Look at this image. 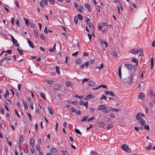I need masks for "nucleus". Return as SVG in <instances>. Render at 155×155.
I'll use <instances>...</instances> for the list:
<instances>
[{
	"label": "nucleus",
	"instance_id": "obj_1",
	"mask_svg": "<svg viewBox=\"0 0 155 155\" xmlns=\"http://www.w3.org/2000/svg\"><path fill=\"white\" fill-rule=\"evenodd\" d=\"M137 69L135 67L133 69H132V71H130V74L129 76V84L130 85L133 84V82H134L132 81L133 78L135 77V78L136 81L137 79V76L135 74V72Z\"/></svg>",
	"mask_w": 155,
	"mask_h": 155
},
{
	"label": "nucleus",
	"instance_id": "obj_2",
	"mask_svg": "<svg viewBox=\"0 0 155 155\" xmlns=\"http://www.w3.org/2000/svg\"><path fill=\"white\" fill-rule=\"evenodd\" d=\"M136 119L138 120L139 123H140L142 126L144 125V123L145 122V120L142 118L140 116V115L139 113H138L136 117Z\"/></svg>",
	"mask_w": 155,
	"mask_h": 155
},
{
	"label": "nucleus",
	"instance_id": "obj_3",
	"mask_svg": "<svg viewBox=\"0 0 155 155\" xmlns=\"http://www.w3.org/2000/svg\"><path fill=\"white\" fill-rule=\"evenodd\" d=\"M121 148L124 150V151L128 153H130L131 152V150L130 149L128 146L126 144L122 145L121 146Z\"/></svg>",
	"mask_w": 155,
	"mask_h": 155
},
{
	"label": "nucleus",
	"instance_id": "obj_4",
	"mask_svg": "<svg viewBox=\"0 0 155 155\" xmlns=\"http://www.w3.org/2000/svg\"><path fill=\"white\" fill-rule=\"evenodd\" d=\"M129 52L133 54H137L139 53V50L137 49L134 48L130 50Z\"/></svg>",
	"mask_w": 155,
	"mask_h": 155
},
{
	"label": "nucleus",
	"instance_id": "obj_5",
	"mask_svg": "<svg viewBox=\"0 0 155 155\" xmlns=\"http://www.w3.org/2000/svg\"><path fill=\"white\" fill-rule=\"evenodd\" d=\"M105 104H101L100 105L98 106V108L97 109V110H102L103 112V110H104V108H105Z\"/></svg>",
	"mask_w": 155,
	"mask_h": 155
},
{
	"label": "nucleus",
	"instance_id": "obj_6",
	"mask_svg": "<svg viewBox=\"0 0 155 155\" xmlns=\"http://www.w3.org/2000/svg\"><path fill=\"white\" fill-rule=\"evenodd\" d=\"M51 153L52 155H56V150L55 148L53 147L50 150Z\"/></svg>",
	"mask_w": 155,
	"mask_h": 155
},
{
	"label": "nucleus",
	"instance_id": "obj_7",
	"mask_svg": "<svg viewBox=\"0 0 155 155\" xmlns=\"http://www.w3.org/2000/svg\"><path fill=\"white\" fill-rule=\"evenodd\" d=\"M96 84L95 82L92 81H89L87 83V85L90 87H95L96 86Z\"/></svg>",
	"mask_w": 155,
	"mask_h": 155
},
{
	"label": "nucleus",
	"instance_id": "obj_8",
	"mask_svg": "<svg viewBox=\"0 0 155 155\" xmlns=\"http://www.w3.org/2000/svg\"><path fill=\"white\" fill-rule=\"evenodd\" d=\"M145 96V94L144 93H140L138 95V97L139 99L143 100Z\"/></svg>",
	"mask_w": 155,
	"mask_h": 155
},
{
	"label": "nucleus",
	"instance_id": "obj_9",
	"mask_svg": "<svg viewBox=\"0 0 155 155\" xmlns=\"http://www.w3.org/2000/svg\"><path fill=\"white\" fill-rule=\"evenodd\" d=\"M110 109L111 107H106L105 106V108H104V110H103V112L106 113H108L110 111Z\"/></svg>",
	"mask_w": 155,
	"mask_h": 155
},
{
	"label": "nucleus",
	"instance_id": "obj_10",
	"mask_svg": "<svg viewBox=\"0 0 155 155\" xmlns=\"http://www.w3.org/2000/svg\"><path fill=\"white\" fill-rule=\"evenodd\" d=\"M84 6L85 7L88 9L89 12H91L92 11V8L88 4L85 3Z\"/></svg>",
	"mask_w": 155,
	"mask_h": 155
},
{
	"label": "nucleus",
	"instance_id": "obj_11",
	"mask_svg": "<svg viewBox=\"0 0 155 155\" xmlns=\"http://www.w3.org/2000/svg\"><path fill=\"white\" fill-rule=\"evenodd\" d=\"M27 41L29 45V46L31 48H35V45L29 39H27Z\"/></svg>",
	"mask_w": 155,
	"mask_h": 155
},
{
	"label": "nucleus",
	"instance_id": "obj_12",
	"mask_svg": "<svg viewBox=\"0 0 155 155\" xmlns=\"http://www.w3.org/2000/svg\"><path fill=\"white\" fill-rule=\"evenodd\" d=\"M61 85H60L55 84L53 86V89L55 91H58L61 88Z\"/></svg>",
	"mask_w": 155,
	"mask_h": 155
},
{
	"label": "nucleus",
	"instance_id": "obj_13",
	"mask_svg": "<svg viewBox=\"0 0 155 155\" xmlns=\"http://www.w3.org/2000/svg\"><path fill=\"white\" fill-rule=\"evenodd\" d=\"M125 66H126L127 68H128L129 70L130 69L131 70L132 69H133L135 67L133 65H132L130 64H125Z\"/></svg>",
	"mask_w": 155,
	"mask_h": 155
},
{
	"label": "nucleus",
	"instance_id": "obj_14",
	"mask_svg": "<svg viewBox=\"0 0 155 155\" xmlns=\"http://www.w3.org/2000/svg\"><path fill=\"white\" fill-rule=\"evenodd\" d=\"M105 92L106 95L109 94L112 97L115 96V95L112 91H105Z\"/></svg>",
	"mask_w": 155,
	"mask_h": 155
},
{
	"label": "nucleus",
	"instance_id": "obj_15",
	"mask_svg": "<svg viewBox=\"0 0 155 155\" xmlns=\"http://www.w3.org/2000/svg\"><path fill=\"white\" fill-rule=\"evenodd\" d=\"M19 144H21L23 142V138L22 135H21L19 137Z\"/></svg>",
	"mask_w": 155,
	"mask_h": 155
},
{
	"label": "nucleus",
	"instance_id": "obj_16",
	"mask_svg": "<svg viewBox=\"0 0 155 155\" xmlns=\"http://www.w3.org/2000/svg\"><path fill=\"white\" fill-rule=\"evenodd\" d=\"M131 61L133 62L136 63V66L138 65V62L137 59L136 58H133Z\"/></svg>",
	"mask_w": 155,
	"mask_h": 155
},
{
	"label": "nucleus",
	"instance_id": "obj_17",
	"mask_svg": "<svg viewBox=\"0 0 155 155\" xmlns=\"http://www.w3.org/2000/svg\"><path fill=\"white\" fill-rule=\"evenodd\" d=\"M121 65H120L119 66V69H118V74H119V77L120 78H121V75H122L121 72Z\"/></svg>",
	"mask_w": 155,
	"mask_h": 155
},
{
	"label": "nucleus",
	"instance_id": "obj_18",
	"mask_svg": "<svg viewBox=\"0 0 155 155\" xmlns=\"http://www.w3.org/2000/svg\"><path fill=\"white\" fill-rule=\"evenodd\" d=\"M105 124L104 122H101L98 124V126L99 127H104Z\"/></svg>",
	"mask_w": 155,
	"mask_h": 155
},
{
	"label": "nucleus",
	"instance_id": "obj_19",
	"mask_svg": "<svg viewBox=\"0 0 155 155\" xmlns=\"http://www.w3.org/2000/svg\"><path fill=\"white\" fill-rule=\"evenodd\" d=\"M23 102L24 105L25 107V109L28 110V107L27 105V104L26 101L24 100H23Z\"/></svg>",
	"mask_w": 155,
	"mask_h": 155
},
{
	"label": "nucleus",
	"instance_id": "obj_20",
	"mask_svg": "<svg viewBox=\"0 0 155 155\" xmlns=\"http://www.w3.org/2000/svg\"><path fill=\"white\" fill-rule=\"evenodd\" d=\"M104 120L106 122H110V119L107 117H104Z\"/></svg>",
	"mask_w": 155,
	"mask_h": 155
},
{
	"label": "nucleus",
	"instance_id": "obj_21",
	"mask_svg": "<svg viewBox=\"0 0 155 155\" xmlns=\"http://www.w3.org/2000/svg\"><path fill=\"white\" fill-rule=\"evenodd\" d=\"M13 44L15 45V46H17L18 47H19V45L18 43H17V41L16 40H15L14 41H12Z\"/></svg>",
	"mask_w": 155,
	"mask_h": 155
},
{
	"label": "nucleus",
	"instance_id": "obj_22",
	"mask_svg": "<svg viewBox=\"0 0 155 155\" xmlns=\"http://www.w3.org/2000/svg\"><path fill=\"white\" fill-rule=\"evenodd\" d=\"M41 97L44 99L45 100L46 99V98L45 95V94L43 92H41L40 94Z\"/></svg>",
	"mask_w": 155,
	"mask_h": 155
},
{
	"label": "nucleus",
	"instance_id": "obj_23",
	"mask_svg": "<svg viewBox=\"0 0 155 155\" xmlns=\"http://www.w3.org/2000/svg\"><path fill=\"white\" fill-rule=\"evenodd\" d=\"M34 138H31L30 140V144L32 146L34 145Z\"/></svg>",
	"mask_w": 155,
	"mask_h": 155
},
{
	"label": "nucleus",
	"instance_id": "obj_24",
	"mask_svg": "<svg viewBox=\"0 0 155 155\" xmlns=\"http://www.w3.org/2000/svg\"><path fill=\"white\" fill-rule=\"evenodd\" d=\"M89 27L91 30H93L94 29V25L92 23L90 24Z\"/></svg>",
	"mask_w": 155,
	"mask_h": 155
},
{
	"label": "nucleus",
	"instance_id": "obj_25",
	"mask_svg": "<svg viewBox=\"0 0 155 155\" xmlns=\"http://www.w3.org/2000/svg\"><path fill=\"white\" fill-rule=\"evenodd\" d=\"M24 19L25 21V23L28 26H29V21L28 19L25 17H24Z\"/></svg>",
	"mask_w": 155,
	"mask_h": 155
},
{
	"label": "nucleus",
	"instance_id": "obj_26",
	"mask_svg": "<svg viewBox=\"0 0 155 155\" xmlns=\"http://www.w3.org/2000/svg\"><path fill=\"white\" fill-rule=\"evenodd\" d=\"M91 98L94 99L95 98V97L94 95L90 94L88 95L87 96V99H89Z\"/></svg>",
	"mask_w": 155,
	"mask_h": 155
},
{
	"label": "nucleus",
	"instance_id": "obj_27",
	"mask_svg": "<svg viewBox=\"0 0 155 155\" xmlns=\"http://www.w3.org/2000/svg\"><path fill=\"white\" fill-rule=\"evenodd\" d=\"M34 34L36 37L37 38L38 37V30L37 29H35L34 30Z\"/></svg>",
	"mask_w": 155,
	"mask_h": 155
},
{
	"label": "nucleus",
	"instance_id": "obj_28",
	"mask_svg": "<svg viewBox=\"0 0 155 155\" xmlns=\"http://www.w3.org/2000/svg\"><path fill=\"white\" fill-rule=\"evenodd\" d=\"M46 82L49 84H53L54 81L52 80L49 81L48 80H46Z\"/></svg>",
	"mask_w": 155,
	"mask_h": 155
},
{
	"label": "nucleus",
	"instance_id": "obj_29",
	"mask_svg": "<svg viewBox=\"0 0 155 155\" xmlns=\"http://www.w3.org/2000/svg\"><path fill=\"white\" fill-rule=\"evenodd\" d=\"M121 110L120 109H114L111 107L110 110H111L113 111L118 112L120 110Z\"/></svg>",
	"mask_w": 155,
	"mask_h": 155
},
{
	"label": "nucleus",
	"instance_id": "obj_30",
	"mask_svg": "<svg viewBox=\"0 0 155 155\" xmlns=\"http://www.w3.org/2000/svg\"><path fill=\"white\" fill-rule=\"evenodd\" d=\"M88 117V116H87L86 117H84L81 120V121L82 122L85 121L87 120Z\"/></svg>",
	"mask_w": 155,
	"mask_h": 155
},
{
	"label": "nucleus",
	"instance_id": "obj_31",
	"mask_svg": "<svg viewBox=\"0 0 155 155\" xmlns=\"http://www.w3.org/2000/svg\"><path fill=\"white\" fill-rule=\"evenodd\" d=\"M31 28H34L35 27V24L32 22H30L29 24Z\"/></svg>",
	"mask_w": 155,
	"mask_h": 155
},
{
	"label": "nucleus",
	"instance_id": "obj_32",
	"mask_svg": "<svg viewBox=\"0 0 155 155\" xmlns=\"http://www.w3.org/2000/svg\"><path fill=\"white\" fill-rule=\"evenodd\" d=\"M83 8V6L81 5H80L79 6V8L78 9V10L81 12H82V9Z\"/></svg>",
	"mask_w": 155,
	"mask_h": 155
},
{
	"label": "nucleus",
	"instance_id": "obj_33",
	"mask_svg": "<svg viewBox=\"0 0 155 155\" xmlns=\"http://www.w3.org/2000/svg\"><path fill=\"white\" fill-rule=\"evenodd\" d=\"M81 61H82L79 58L75 62V63L77 64H81Z\"/></svg>",
	"mask_w": 155,
	"mask_h": 155
},
{
	"label": "nucleus",
	"instance_id": "obj_34",
	"mask_svg": "<svg viewBox=\"0 0 155 155\" xmlns=\"http://www.w3.org/2000/svg\"><path fill=\"white\" fill-rule=\"evenodd\" d=\"M9 93L8 91L6 90V93L4 94V96L5 98H6L7 96H9Z\"/></svg>",
	"mask_w": 155,
	"mask_h": 155
},
{
	"label": "nucleus",
	"instance_id": "obj_35",
	"mask_svg": "<svg viewBox=\"0 0 155 155\" xmlns=\"http://www.w3.org/2000/svg\"><path fill=\"white\" fill-rule=\"evenodd\" d=\"M113 124H108L107 127V128L108 129L111 128L113 127Z\"/></svg>",
	"mask_w": 155,
	"mask_h": 155
},
{
	"label": "nucleus",
	"instance_id": "obj_36",
	"mask_svg": "<svg viewBox=\"0 0 155 155\" xmlns=\"http://www.w3.org/2000/svg\"><path fill=\"white\" fill-rule=\"evenodd\" d=\"M48 109L49 110V113L51 114H52L53 113V111L52 108L50 107H48Z\"/></svg>",
	"mask_w": 155,
	"mask_h": 155
},
{
	"label": "nucleus",
	"instance_id": "obj_37",
	"mask_svg": "<svg viewBox=\"0 0 155 155\" xmlns=\"http://www.w3.org/2000/svg\"><path fill=\"white\" fill-rule=\"evenodd\" d=\"M55 68L56 72L58 74H60V73L59 67L58 66H56L55 67Z\"/></svg>",
	"mask_w": 155,
	"mask_h": 155
},
{
	"label": "nucleus",
	"instance_id": "obj_38",
	"mask_svg": "<svg viewBox=\"0 0 155 155\" xmlns=\"http://www.w3.org/2000/svg\"><path fill=\"white\" fill-rule=\"evenodd\" d=\"M75 132L77 134H81V133L80 131L78 129L75 128L74 129Z\"/></svg>",
	"mask_w": 155,
	"mask_h": 155
},
{
	"label": "nucleus",
	"instance_id": "obj_39",
	"mask_svg": "<svg viewBox=\"0 0 155 155\" xmlns=\"http://www.w3.org/2000/svg\"><path fill=\"white\" fill-rule=\"evenodd\" d=\"M78 21V17L76 16H75L74 17V21L76 24L77 23Z\"/></svg>",
	"mask_w": 155,
	"mask_h": 155
},
{
	"label": "nucleus",
	"instance_id": "obj_40",
	"mask_svg": "<svg viewBox=\"0 0 155 155\" xmlns=\"http://www.w3.org/2000/svg\"><path fill=\"white\" fill-rule=\"evenodd\" d=\"M77 16L78 17V18L79 20H82L83 19V16L80 15L79 14H78L77 15Z\"/></svg>",
	"mask_w": 155,
	"mask_h": 155
},
{
	"label": "nucleus",
	"instance_id": "obj_41",
	"mask_svg": "<svg viewBox=\"0 0 155 155\" xmlns=\"http://www.w3.org/2000/svg\"><path fill=\"white\" fill-rule=\"evenodd\" d=\"M40 37L41 38V39L45 41V40L44 38V35L43 34H40Z\"/></svg>",
	"mask_w": 155,
	"mask_h": 155
},
{
	"label": "nucleus",
	"instance_id": "obj_42",
	"mask_svg": "<svg viewBox=\"0 0 155 155\" xmlns=\"http://www.w3.org/2000/svg\"><path fill=\"white\" fill-rule=\"evenodd\" d=\"M75 97H78L81 99H82L84 97L83 96H79L77 94H75Z\"/></svg>",
	"mask_w": 155,
	"mask_h": 155
},
{
	"label": "nucleus",
	"instance_id": "obj_43",
	"mask_svg": "<svg viewBox=\"0 0 155 155\" xmlns=\"http://www.w3.org/2000/svg\"><path fill=\"white\" fill-rule=\"evenodd\" d=\"M5 60V58H3L1 60H0V67H1L2 66V62L3 61H4Z\"/></svg>",
	"mask_w": 155,
	"mask_h": 155
},
{
	"label": "nucleus",
	"instance_id": "obj_44",
	"mask_svg": "<svg viewBox=\"0 0 155 155\" xmlns=\"http://www.w3.org/2000/svg\"><path fill=\"white\" fill-rule=\"evenodd\" d=\"M40 5L41 7L43 8L44 6V1L43 0H42L40 2Z\"/></svg>",
	"mask_w": 155,
	"mask_h": 155
},
{
	"label": "nucleus",
	"instance_id": "obj_45",
	"mask_svg": "<svg viewBox=\"0 0 155 155\" xmlns=\"http://www.w3.org/2000/svg\"><path fill=\"white\" fill-rule=\"evenodd\" d=\"M143 126H144V128L145 129H146L147 130H149L150 127L148 125H147V126H146L144 124V125Z\"/></svg>",
	"mask_w": 155,
	"mask_h": 155
},
{
	"label": "nucleus",
	"instance_id": "obj_46",
	"mask_svg": "<svg viewBox=\"0 0 155 155\" xmlns=\"http://www.w3.org/2000/svg\"><path fill=\"white\" fill-rule=\"evenodd\" d=\"M0 112L1 113H2V114H4L5 112H4V109L2 107H0Z\"/></svg>",
	"mask_w": 155,
	"mask_h": 155
},
{
	"label": "nucleus",
	"instance_id": "obj_47",
	"mask_svg": "<svg viewBox=\"0 0 155 155\" xmlns=\"http://www.w3.org/2000/svg\"><path fill=\"white\" fill-rule=\"evenodd\" d=\"M139 50V51H140V53L139 55V56H140L143 54V51L142 49H140Z\"/></svg>",
	"mask_w": 155,
	"mask_h": 155
},
{
	"label": "nucleus",
	"instance_id": "obj_48",
	"mask_svg": "<svg viewBox=\"0 0 155 155\" xmlns=\"http://www.w3.org/2000/svg\"><path fill=\"white\" fill-rule=\"evenodd\" d=\"M152 145H151L150 147L148 146V147H145V149L146 150H151V149L152 148Z\"/></svg>",
	"mask_w": 155,
	"mask_h": 155
},
{
	"label": "nucleus",
	"instance_id": "obj_49",
	"mask_svg": "<svg viewBox=\"0 0 155 155\" xmlns=\"http://www.w3.org/2000/svg\"><path fill=\"white\" fill-rule=\"evenodd\" d=\"M107 97H106L104 95H103L101 98V100L104 99L106 101H107Z\"/></svg>",
	"mask_w": 155,
	"mask_h": 155
},
{
	"label": "nucleus",
	"instance_id": "obj_50",
	"mask_svg": "<svg viewBox=\"0 0 155 155\" xmlns=\"http://www.w3.org/2000/svg\"><path fill=\"white\" fill-rule=\"evenodd\" d=\"M15 114H16L17 117L18 118H20L21 117H20V115H19V114L18 113L17 110L16 109H15Z\"/></svg>",
	"mask_w": 155,
	"mask_h": 155
},
{
	"label": "nucleus",
	"instance_id": "obj_51",
	"mask_svg": "<svg viewBox=\"0 0 155 155\" xmlns=\"http://www.w3.org/2000/svg\"><path fill=\"white\" fill-rule=\"evenodd\" d=\"M15 22L17 26L18 27L20 25V23L18 19H16Z\"/></svg>",
	"mask_w": 155,
	"mask_h": 155
},
{
	"label": "nucleus",
	"instance_id": "obj_52",
	"mask_svg": "<svg viewBox=\"0 0 155 155\" xmlns=\"http://www.w3.org/2000/svg\"><path fill=\"white\" fill-rule=\"evenodd\" d=\"M78 103V101H73L72 102L71 104H72L74 105H76Z\"/></svg>",
	"mask_w": 155,
	"mask_h": 155
},
{
	"label": "nucleus",
	"instance_id": "obj_53",
	"mask_svg": "<svg viewBox=\"0 0 155 155\" xmlns=\"http://www.w3.org/2000/svg\"><path fill=\"white\" fill-rule=\"evenodd\" d=\"M51 4H54L55 3V1L54 0H48Z\"/></svg>",
	"mask_w": 155,
	"mask_h": 155
},
{
	"label": "nucleus",
	"instance_id": "obj_54",
	"mask_svg": "<svg viewBox=\"0 0 155 155\" xmlns=\"http://www.w3.org/2000/svg\"><path fill=\"white\" fill-rule=\"evenodd\" d=\"M94 118L95 117H93L91 118H90L88 119V121L89 122L91 120H93L94 119Z\"/></svg>",
	"mask_w": 155,
	"mask_h": 155
},
{
	"label": "nucleus",
	"instance_id": "obj_55",
	"mask_svg": "<svg viewBox=\"0 0 155 155\" xmlns=\"http://www.w3.org/2000/svg\"><path fill=\"white\" fill-rule=\"evenodd\" d=\"M89 63L88 61L87 62L85 63L84 65L86 68H87L88 67Z\"/></svg>",
	"mask_w": 155,
	"mask_h": 155
},
{
	"label": "nucleus",
	"instance_id": "obj_56",
	"mask_svg": "<svg viewBox=\"0 0 155 155\" xmlns=\"http://www.w3.org/2000/svg\"><path fill=\"white\" fill-rule=\"evenodd\" d=\"M76 113L77 114H78L79 115H81V112L79 110H76Z\"/></svg>",
	"mask_w": 155,
	"mask_h": 155
},
{
	"label": "nucleus",
	"instance_id": "obj_57",
	"mask_svg": "<svg viewBox=\"0 0 155 155\" xmlns=\"http://www.w3.org/2000/svg\"><path fill=\"white\" fill-rule=\"evenodd\" d=\"M90 19L88 18L87 17V20L86 21V23L87 24V25H89L90 24Z\"/></svg>",
	"mask_w": 155,
	"mask_h": 155
},
{
	"label": "nucleus",
	"instance_id": "obj_58",
	"mask_svg": "<svg viewBox=\"0 0 155 155\" xmlns=\"http://www.w3.org/2000/svg\"><path fill=\"white\" fill-rule=\"evenodd\" d=\"M78 53L79 52L78 51H77L76 52L72 54V55L73 56H76L78 54Z\"/></svg>",
	"mask_w": 155,
	"mask_h": 155
},
{
	"label": "nucleus",
	"instance_id": "obj_59",
	"mask_svg": "<svg viewBox=\"0 0 155 155\" xmlns=\"http://www.w3.org/2000/svg\"><path fill=\"white\" fill-rule=\"evenodd\" d=\"M104 65L103 64H101L100 66L99 67V70H101L103 69L104 68Z\"/></svg>",
	"mask_w": 155,
	"mask_h": 155
},
{
	"label": "nucleus",
	"instance_id": "obj_60",
	"mask_svg": "<svg viewBox=\"0 0 155 155\" xmlns=\"http://www.w3.org/2000/svg\"><path fill=\"white\" fill-rule=\"evenodd\" d=\"M4 58H5V60H6L7 61L10 60L11 59L10 57H5Z\"/></svg>",
	"mask_w": 155,
	"mask_h": 155
},
{
	"label": "nucleus",
	"instance_id": "obj_61",
	"mask_svg": "<svg viewBox=\"0 0 155 155\" xmlns=\"http://www.w3.org/2000/svg\"><path fill=\"white\" fill-rule=\"evenodd\" d=\"M78 5L77 2H74V6L76 9H77Z\"/></svg>",
	"mask_w": 155,
	"mask_h": 155
},
{
	"label": "nucleus",
	"instance_id": "obj_62",
	"mask_svg": "<svg viewBox=\"0 0 155 155\" xmlns=\"http://www.w3.org/2000/svg\"><path fill=\"white\" fill-rule=\"evenodd\" d=\"M74 112H76V110L74 108L72 107L71 109V110L70 112L72 113Z\"/></svg>",
	"mask_w": 155,
	"mask_h": 155
},
{
	"label": "nucleus",
	"instance_id": "obj_63",
	"mask_svg": "<svg viewBox=\"0 0 155 155\" xmlns=\"http://www.w3.org/2000/svg\"><path fill=\"white\" fill-rule=\"evenodd\" d=\"M100 87H103L104 88H106L107 89V87L106 85H103V84H101L100 85Z\"/></svg>",
	"mask_w": 155,
	"mask_h": 155
},
{
	"label": "nucleus",
	"instance_id": "obj_64",
	"mask_svg": "<svg viewBox=\"0 0 155 155\" xmlns=\"http://www.w3.org/2000/svg\"><path fill=\"white\" fill-rule=\"evenodd\" d=\"M36 148L37 150L39 152L40 151V147H39V144H38L36 145Z\"/></svg>",
	"mask_w": 155,
	"mask_h": 155
}]
</instances>
